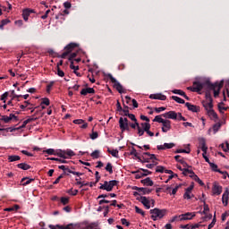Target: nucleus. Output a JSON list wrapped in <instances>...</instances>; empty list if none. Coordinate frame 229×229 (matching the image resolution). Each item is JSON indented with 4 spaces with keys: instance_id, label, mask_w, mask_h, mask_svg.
I'll list each match as a JSON object with an SVG mask.
<instances>
[{
    "instance_id": "1",
    "label": "nucleus",
    "mask_w": 229,
    "mask_h": 229,
    "mask_svg": "<svg viewBox=\"0 0 229 229\" xmlns=\"http://www.w3.org/2000/svg\"><path fill=\"white\" fill-rule=\"evenodd\" d=\"M224 81H222L220 83L216 82L212 83L210 81H206V85L209 90H214V98H217L219 96V92L221 91V89H223Z\"/></svg>"
},
{
    "instance_id": "2",
    "label": "nucleus",
    "mask_w": 229,
    "mask_h": 229,
    "mask_svg": "<svg viewBox=\"0 0 229 229\" xmlns=\"http://www.w3.org/2000/svg\"><path fill=\"white\" fill-rule=\"evenodd\" d=\"M149 214H151V219L153 221H158V219H162L165 214H167V209L155 208L154 209L149 210Z\"/></svg>"
},
{
    "instance_id": "3",
    "label": "nucleus",
    "mask_w": 229,
    "mask_h": 229,
    "mask_svg": "<svg viewBox=\"0 0 229 229\" xmlns=\"http://www.w3.org/2000/svg\"><path fill=\"white\" fill-rule=\"evenodd\" d=\"M95 176H96V181L94 182L80 181V180L77 179V182H75V185H80V189H81L82 187H87L89 185V187H94L99 182V180H101V176H99V172L97 171L95 173Z\"/></svg>"
},
{
    "instance_id": "4",
    "label": "nucleus",
    "mask_w": 229,
    "mask_h": 229,
    "mask_svg": "<svg viewBox=\"0 0 229 229\" xmlns=\"http://www.w3.org/2000/svg\"><path fill=\"white\" fill-rule=\"evenodd\" d=\"M77 43H70L66 47H64V52L60 55L61 58L65 59L67 56H69L72 53V51H74L76 47H78Z\"/></svg>"
},
{
    "instance_id": "5",
    "label": "nucleus",
    "mask_w": 229,
    "mask_h": 229,
    "mask_svg": "<svg viewBox=\"0 0 229 229\" xmlns=\"http://www.w3.org/2000/svg\"><path fill=\"white\" fill-rule=\"evenodd\" d=\"M207 87V81L201 83L200 81H194L192 87H188V90H191V92H201L203 90V88Z\"/></svg>"
},
{
    "instance_id": "6",
    "label": "nucleus",
    "mask_w": 229,
    "mask_h": 229,
    "mask_svg": "<svg viewBox=\"0 0 229 229\" xmlns=\"http://www.w3.org/2000/svg\"><path fill=\"white\" fill-rule=\"evenodd\" d=\"M107 78H109L110 81L114 83V88L116 89V90L119 92V94H123L124 90H123V85L120 84L119 81L114 76L112 73L107 74Z\"/></svg>"
},
{
    "instance_id": "7",
    "label": "nucleus",
    "mask_w": 229,
    "mask_h": 229,
    "mask_svg": "<svg viewBox=\"0 0 229 229\" xmlns=\"http://www.w3.org/2000/svg\"><path fill=\"white\" fill-rule=\"evenodd\" d=\"M142 158H143V164H148L150 160H157V156L155 154H151L149 152H144L142 154Z\"/></svg>"
},
{
    "instance_id": "8",
    "label": "nucleus",
    "mask_w": 229,
    "mask_h": 229,
    "mask_svg": "<svg viewBox=\"0 0 229 229\" xmlns=\"http://www.w3.org/2000/svg\"><path fill=\"white\" fill-rule=\"evenodd\" d=\"M138 201H140V203H142V205L147 208V210H149V208H151V201H149V199H148L147 197L141 196V197H137L136 199Z\"/></svg>"
},
{
    "instance_id": "9",
    "label": "nucleus",
    "mask_w": 229,
    "mask_h": 229,
    "mask_svg": "<svg viewBox=\"0 0 229 229\" xmlns=\"http://www.w3.org/2000/svg\"><path fill=\"white\" fill-rule=\"evenodd\" d=\"M119 126L122 133H124V131H130V123L123 122V117H120L119 119Z\"/></svg>"
},
{
    "instance_id": "10",
    "label": "nucleus",
    "mask_w": 229,
    "mask_h": 229,
    "mask_svg": "<svg viewBox=\"0 0 229 229\" xmlns=\"http://www.w3.org/2000/svg\"><path fill=\"white\" fill-rule=\"evenodd\" d=\"M199 146L201 151H203L204 155H207L208 147H207V140H205V138L199 139Z\"/></svg>"
},
{
    "instance_id": "11",
    "label": "nucleus",
    "mask_w": 229,
    "mask_h": 229,
    "mask_svg": "<svg viewBox=\"0 0 229 229\" xmlns=\"http://www.w3.org/2000/svg\"><path fill=\"white\" fill-rule=\"evenodd\" d=\"M193 217H196V214L191 212L179 216L180 221H191Z\"/></svg>"
},
{
    "instance_id": "12",
    "label": "nucleus",
    "mask_w": 229,
    "mask_h": 229,
    "mask_svg": "<svg viewBox=\"0 0 229 229\" xmlns=\"http://www.w3.org/2000/svg\"><path fill=\"white\" fill-rule=\"evenodd\" d=\"M74 225L73 224H68L67 225H49L48 227L50 229H74Z\"/></svg>"
},
{
    "instance_id": "13",
    "label": "nucleus",
    "mask_w": 229,
    "mask_h": 229,
    "mask_svg": "<svg viewBox=\"0 0 229 229\" xmlns=\"http://www.w3.org/2000/svg\"><path fill=\"white\" fill-rule=\"evenodd\" d=\"M31 13H35V10L24 9L22 11V17H23V20L25 21V22H28V19H29L30 15H31Z\"/></svg>"
},
{
    "instance_id": "14",
    "label": "nucleus",
    "mask_w": 229,
    "mask_h": 229,
    "mask_svg": "<svg viewBox=\"0 0 229 229\" xmlns=\"http://www.w3.org/2000/svg\"><path fill=\"white\" fill-rule=\"evenodd\" d=\"M149 99H159V101H165L167 97L165 95H162V93L151 94L149 96Z\"/></svg>"
},
{
    "instance_id": "15",
    "label": "nucleus",
    "mask_w": 229,
    "mask_h": 229,
    "mask_svg": "<svg viewBox=\"0 0 229 229\" xmlns=\"http://www.w3.org/2000/svg\"><path fill=\"white\" fill-rule=\"evenodd\" d=\"M185 106L188 108V110H190V112H194L196 114H198V112H199V106H194L189 102L185 103Z\"/></svg>"
},
{
    "instance_id": "16",
    "label": "nucleus",
    "mask_w": 229,
    "mask_h": 229,
    "mask_svg": "<svg viewBox=\"0 0 229 229\" xmlns=\"http://www.w3.org/2000/svg\"><path fill=\"white\" fill-rule=\"evenodd\" d=\"M212 191L213 194H216V196H219L221 192H223V187L215 182Z\"/></svg>"
},
{
    "instance_id": "17",
    "label": "nucleus",
    "mask_w": 229,
    "mask_h": 229,
    "mask_svg": "<svg viewBox=\"0 0 229 229\" xmlns=\"http://www.w3.org/2000/svg\"><path fill=\"white\" fill-rule=\"evenodd\" d=\"M162 131L163 133H167L171 130V121L165 120L163 123Z\"/></svg>"
},
{
    "instance_id": "18",
    "label": "nucleus",
    "mask_w": 229,
    "mask_h": 229,
    "mask_svg": "<svg viewBox=\"0 0 229 229\" xmlns=\"http://www.w3.org/2000/svg\"><path fill=\"white\" fill-rule=\"evenodd\" d=\"M229 191L228 189L225 190L224 194L222 195V202L224 207H228V199H229Z\"/></svg>"
},
{
    "instance_id": "19",
    "label": "nucleus",
    "mask_w": 229,
    "mask_h": 229,
    "mask_svg": "<svg viewBox=\"0 0 229 229\" xmlns=\"http://www.w3.org/2000/svg\"><path fill=\"white\" fill-rule=\"evenodd\" d=\"M87 94H96V89H94V88L82 89L81 91V95L87 96Z\"/></svg>"
},
{
    "instance_id": "20",
    "label": "nucleus",
    "mask_w": 229,
    "mask_h": 229,
    "mask_svg": "<svg viewBox=\"0 0 229 229\" xmlns=\"http://www.w3.org/2000/svg\"><path fill=\"white\" fill-rule=\"evenodd\" d=\"M207 114L210 119H217V113L214 111V107H210V109L207 111Z\"/></svg>"
},
{
    "instance_id": "21",
    "label": "nucleus",
    "mask_w": 229,
    "mask_h": 229,
    "mask_svg": "<svg viewBox=\"0 0 229 229\" xmlns=\"http://www.w3.org/2000/svg\"><path fill=\"white\" fill-rule=\"evenodd\" d=\"M117 185H119V181L117 180L109 181L108 192H112V191L114 190V187H117Z\"/></svg>"
},
{
    "instance_id": "22",
    "label": "nucleus",
    "mask_w": 229,
    "mask_h": 229,
    "mask_svg": "<svg viewBox=\"0 0 229 229\" xmlns=\"http://www.w3.org/2000/svg\"><path fill=\"white\" fill-rule=\"evenodd\" d=\"M132 174H135L136 180H140V178H144V176H148V174H144V172H140V170L131 172Z\"/></svg>"
},
{
    "instance_id": "23",
    "label": "nucleus",
    "mask_w": 229,
    "mask_h": 229,
    "mask_svg": "<svg viewBox=\"0 0 229 229\" xmlns=\"http://www.w3.org/2000/svg\"><path fill=\"white\" fill-rule=\"evenodd\" d=\"M141 183L143 185H146V187H153L154 185L153 181L149 177H147L146 179L141 180Z\"/></svg>"
},
{
    "instance_id": "24",
    "label": "nucleus",
    "mask_w": 229,
    "mask_h": 229,
    "mask_svg": "<svg viewBox=\"0 0 229 229\" xmlns=\"http://www.w3.org/2000/svg\"><path fill=\"white\" fill-rule=\"evenodd\" d=\"M47 160H54L55 162H59L60 164H72V161H67L65 159H62L58 157H47Z\"/></svg>"
},
{
    "instance_id": "25",
    "label": "nucleus",
    "mask_w": 229,
    "mask_h": 229,
    "mask_svg": "<svg viewBox=\"0 0 229 229\" xmlns=\"http://www.w3.org/2000/svg\"><path fill=\"white\" fill-rule=\"evenodd\" d=\"M182 174L184 176H187V174H190V178H192V180H193L194 176H197L196 174L194 173V171L189 170L188 168H183Z\"/></svg>"
},
{
    "instance_id": "26",
    "label": "nucleus",
    "mask_w": 229,
    "mask_h": 229,
    "mask_svg": "<svg viewBox=\"0 0 229 229\" xmlns=\"http://www.w3.org/2000/svg\"><path fill=\"white\" fill-rule=\"evenodd\" d=\"M206 101L209 102L210 108H214V99H212V95L208 92H206Z\"/></svg>"
},
{
    "instance_id": "27",
    "label": "nucleus",
    "mask_w": 229,
    "mask_h": 229,
    "mask_svg": "<svg viewBox=\"0 0 229 229\" xmlns=\"http://www.w3.org/2000/svg\"><path fill=\"white\" fill-rule=\"evenodd\" d=\"M17 167L19 169H22L23 171H28V169H31V165L26 164V163H21L17 165Z\"/></svg>"
},
{
    "instance_id": "28",
    "label": "nucleus",
    "mask_w": 229,
    "mask_h": 229,
    "mask_svg": "<svg viewBox=\"0 0 229 229\" xmlns=\"http://www.w3.org/2000/svg\"><path fill=\"white\" fill-rule=\"evenodd\" d=\"M55 155L64 160L68 158L67 156H65V150H57Z\"/></svg>"
},
{
    "instance_id": "29",
    "label": "nucleus",
    "mask_w": 229,
    "mask_h": 229,
    "mask_svg": "<svg viewBox=\"0 0 229 229\" xmlns=\"http://www.w3.org/2000/svg\"><path fill=\"white\" fill-rule=\"evenodd\" d=\"M140 126L144 131H148V130H151V124L149 123V122L141 123Z\"/></svg>"
},
{
    "instance_id": "30",
    "label": "nucleus",
    "mask_w": 229,
    "mask_h": 229,
    "mask_svg": "<svg viewBox=\"0 0 229 229\" xmlns=\"http://www.w3.org/2000/svg\"><path fill=\"white\" fill-rule=\"evenodd\" d=\"M123 115L125 117H129V119H131V121L137 123V118L135 117V114H130V111H125V114Z\"/></svg>"
},
{
    "instance_id": "31",
    "label": "nucleus",
    "mask_w": 229,
    "mask_h": 229,
    "mask_svg": "<svg viewBox=\"0 0 229 229\" xmlns=\"http://www.w3.org/2000/svg\"><path fill=\"white\" fill-rule=\"evenodd\" d=\"M108 185H110V182L108 181H105L104 183H100L99 189L108 192Z\"/></svg>"
},
{
    "instance_id": "32",
    "label": "nucleus",
    "mask_w": 229,
    "mask_h": 229,
    "mask_svg": "<svg viewBox=\"0 0 229 229\" xmlns=\"http://www.w3.org/2000/svg\"><path fill=\"white\" fill-rule=\"evenodd\" d=\"M48 55H50V56H54L55 58H62V55H59L58 53L55 52V50H53L52 48L47 50Z\"/></svg>"
},
{
    "instance_id": "33",
    "label": "nucleus",
    "mask_w": 229,
    "mask_h": 229,
    "mask_svg": "<svg viewBox=\"0 0 229 229\" xmlns=\"http://www.w3.org/2000/svg\"><path fill=\"white\" fill-rule=\"evenodd\" d=\"M107 152H109L110 155H112V157H114V158H119V150L117 149L110 150V148H107Z\"/></svg>"
},
{
    "instance_id": "34",
    "label": "nucleus",
    "mask_w": 229,
    "mask_h": 229,
    "mask_svg": "<svg viewBox=\"0 0 229 229\" xmlns=\"http://www.w3.org/2000/svg\"><path fill=\"white\" fill-rule=\"evenodd\" d=\"M19 208H21V206L16 204L12 208H6L4 210H5V212H17V210H19Z\"/></svg>"
},
{
    "instance_id": "35",
    "label": "nucleus",
    "mask_w": 229,
    "mask_h": 229,
    "mask_svg": "<svg viewBox=\"0 0 229 229\" xmlns=\"http://www.w3.org/2000/svg\"><path fill=\"white\" fill-rule=\"evenodd\" d=\"M168 119H174V120L178 119V113H176L174 111H169L168 112Z\"/></svg>"
},
{
    "instance_id": "36",
    "label": "nucleus",
    "mask_w": 229,
    "mask_h": 229,
    "mask_svg": "<svg viewBox=\"0 0 229 229\" xmlns=\"http://www.w3.org/2000/svg\"><path fill=\"white\" fill-rule=\"evenodd\" d=\"M172 99H174V101H175L176 103H179L180 105H185V100H183L180 97L172 96Z\"/></svg>"
},
{
    "instance_id": "37",
    "label": "nucleus",
    "mask_w": 229,
    "mask_h": 229,
    "mask_svg": "<svg viewBox=\"0 0 229 229\" xmlns=\"http://www.w3.org/2000/svg\"><path fill=\"white\" fill-rule=\"evenodd\" d=\"M153 190L149 189V188H140V194H151Z\"/></svg>"
},
{
    "instance_id": "38",
    "label": "nucleus",
    "mask_w": 229,
    "mask_h": 229,
    "mask_svg": "<svg viewBox=\"0 0 229 229\" xmlns=\"http://www.w3.org/2000/svg\"><path fill=\"white\" fill-rule=\"evenodd\" d=\"M106 171H107V173H109V174H114V166L112 165V163H107V165L106 166Z\"/></svg>"
},
{
    "instance_id": "39",
    "label": "nucleus",
    "mask_w": 229,
    "mask_h": 229,
    "mask_svg": "<svg viewBox=\"0 0 229 229\" xmlns=\"http://www.w3.org/2000/svg\"><path fill=\"white\" fill-rule=\"evenodd\" d=\"M165 121V119L162 118V115H157L155 116V118L153 119V123H161V124H163V123Z\"/></svg>"
},
{
    "instance_id": "40",
    "label": "nucleus",
    "mask_w": 229,
    "mask_h": 229,
    "mask_svg": "<svg viewBox=\"0 0 229 229\" xmlns=\"http://www.w3.org/2000/svg\"><path fill=\"white\" fill-rule=\"evenodd\" d=\"M17 160H21V157L16 156V155L8 157V161L9 162H17Z\"/></svg>"
},
{
    "instance_id": "41",
    "label": "nucleus",
    "mask_w": 229,
    "mask_h": 229,
    "mask_svg": "<svg viewBox=\"0 0 229 229\" xmlns=\"http://www.w3.org/2000/svg\"><path fill=\"white\" fill-rule=\"evenodd\" d=\"M209 166L211 167L212 171H214L215 173H223V171L217 169V165L214 163H209Z\"/></svg>"
},
{
    "instance_id": "42",
    "label": "nucleus",
    "mask_w": 229,
    "mask_h": 229,
    "mask_svg": "<svg viewBox=\"0 0 229 229\" xmlns=\"http://www.w3.org/2000/svg\"><path fill=\"white\" fill-rule=\"evenodd\" d=\"M64 15H69V10H67V9L64 10L62 13H58V14L55 16V19L58 20V19H60L61 17H64Z\"/></svg>"
},
{
    "instance_id": "43",
    "label": "nucleus",
    "mask_w": 229,
    "mask_h": 229,
    "mask_svg": "<svg viewBox=\"0 0 229 229\" xmlns=\"http://www.w3.org/2000/svg\"><path fill=\"white\" fill-rule=\"evenodd\" d=\"M58 169H61L62 171H67V173H70V174L72 173V170H71V168H69L67 165H59Z\"/></svg>"
},
{
    "instance_id": "44",
    "label": "nucleus",
    "mask_w": 229,
    "mask_h": 229,
    "mask_svg": "<svg viewBox=\"0 0 229 229\" xmlns=\"http://www.w3.org/2000/svg\"><path fill=\"white\" fill-rule=\"evenodd\" d=\"M221 129V123H216L213 125V131L214 133H216Z\"/></svg>"
},
{
    "instance_id": "45",
    "label": "nucleus",
    "mask_w": 229,
    "mask_h": 229,
    "mask_svg": "<svg viewBox=\"0 0 229 229\" xmlns=\"http://www.w3.org/2000/svg\"><path fill=\"white\" fill-rule=\"evenodd\" d=\"M193 180H194V182H197V183L199 184L201 187L205 186V182H203V181H201V179H199V177H198V175H194Z\"/></svg>"
},
{
    "instance_id": "46",
    "label": "nucleus",
    "mask_w": 229,
    "mask_h": 229,
    "mask_svg": "<svg viewBox=\"0 0 229 229\" xmlns=\"http://www.w3.org/2000/svg\"><path fill=\"white\" fill-rule=\"evenodd\" d=\"M1 121H4V123H8L10 121H12V117L6 116V115H2L0 118Z\"/></svg>"
},
{
    "instance_id": "47",
    "label": "nucleus",
    "mask_w": 229,
    "mask_h": 229,
    "mask_svg": "<svg viewBox=\"0 0 229 229\" xmlns=\"http://www.w3.org/2000/svg\"><path fill=\"white\" fill-rule=\"evenodd\" d=\"M129 126L132 128V130H137L138 128L140 127V124L139 123L138 121L134 122V123H129Z\"/></svg>"
},
{
    "instance_id": "48",
    "label": "nucleus",
    "mask_w": 229,
    "mask_h": 229,
    "mask_svg": "<svg viewBox=\"0 0 229 229\" xmlns=\"http://www.w3.org/2000/svg\"><path fill=\"white\" fill-rule=\"evenodd\" d=\"M220 148H222L223 151H225V153H228V151H229V143L226 142V143H225V144L222 143V144L220 145Z\"/></svg>"
},
{
    "instance_id": "49",
    "label": "nucleus",
    "mask_w": 229,
    "mask_h": 229,
    "mask_svg": "<svg viewBox=\"0 0 229 229\" xmlns=\"http://www.w3.org/2000/svg\"><path fill=\"white\" fill-rule=\"evenodd\" d=\"M135 212L136 214H140V216H142L143 217L144 216H146V213L137 206H135Z\"/></svg>"
},
{
    "instance_id": "50",
    "label": "nucleus",
    "mask_w": 229,
    "mask_h": 229,
    "mask_svg": "<svg viewBox=\"0 0 229 229\" xmlns=\"http://www.w3.org/2000/svg\"><path fill=\"white\" fill-rule=\"evenodd\" d=\"M202 105L206 110V112H208V110H210V102L208 101H203Z\"/></svg>"
},
{
    "instance_id": "51",
    "label": "nucleus",
    "mask_w": 229,
    "mask_h": 229,
    "mask_svg": "<svg viewBox=\"0 0 229 229\" xmlns=\"http://www.w3.org/2000/svg\"><path fill=\"white\" fill-rule=\"evenodd\" d=\"M98 224L97 222H93V223L89 224L86 226V228L94 229V228H98Z\"/></svg>"
},
{
    "instance_id": "52",
    "label": "nucleus",
    "mask_w": 229,
    "mask_h": 229,
    "mask_svg": "<svg viewBox=\"0 0 229 229\" xmlns=\"http://www.w3.org/2000/svg\"><path fill=\"white\" fill-rule=\"evenodd\" d=\"M56 74L57 76H60V78H64L65 76V72H64V71H62V69H60V67L56 68Z\"/></svg>"
},
{
    "instance_id": "53",
    "label": "nucleus",
    "mask_w": 229,
    "mask_h": 229,
    "mask_svg": "<svg viewBox=\"0 0 229 229\" xmlns=\"http://www.w3.org/2000/svg\"><path fill=\"white\" fill-rule=\"evenodd\" d=\"M173 94H178L179 96H185V93L182 89H174L172 90Z\"/></svg>"
},
{
    "instance_id": "54",
    "label": "nucleus",
    "mask_w": 229,
    "mask_h": 229,
    "mask_svg": "<svg viewBox=\"0 0 229 229\" xmlns=\"http://www.w3.org/2000/svg\"><path fill=\"white\" fill-rule=\"evenodd\" d=\"M76 154L71 149L65 150V157H74Z\"/></svg>"
},
{
    "instance_id": "55",
    "label": "nucleus",
    "mask_w": 229,
    "mask_h": 229,
    "mask_svg": "<svg viewBox=\"0 0 229 229\" xmlns=\"http://www.w3.org/2000/svg\"><path fill=\"white\" fill-rule=\"evenodd\" d=\"M165 167H164L163 165H158L156 168V173H165Z\"/></svg>"
},
{
    "instance_id": "56",
    "label": "nucleus",
    "mask_w": 229,
    "mask_h": 229,
    "mask_svg": "<svg viewBox=\"0 0 229 229\" xmlns=\"http://www.w3.org/2000/svg\"><path fill=\"white\" fill-rule=\"evenodd\" d=\"M99 137V134L98 133V131H93L91 134H90V139L92 140H96V139H98Z\"/></svg>"
},
{
    "instance_id": "57",
    "label": "nucleus",
    "mask_w": 229,
    "mask_h": 229,
    "mask_svg": "<svg viewBox=\"0 0 229 229\" xmlns=\"http://www.w3.org/2000/svg\"><path fill=\"white\" fill-rule=\"evenodd\" d=\"M68 194H70L71 196H76L77 194H78V190H72V189H70V190H68Z\"/></svg>"
},
{
    "instance_id": "58",
    "label": "nucleus",
    "mask_w": 229,
    "mask_h": 229,
    "mask_svg": "<svg viewBox=\"0 0 229 229\" xmlns=\"http://www.w3.org/2000/svg\"><path fill=\"white\" fill-rule=\"evenodd\" d=\"M164 146H165V149H171L174 148L175 145L174 143H165Z\"/></svg>"
},
{
    "instance_id": "59",
    "label": "nucleus",
    "mask_w": 229,
    "mask_h": 229,
    "mask_svg": "<svg viewBox=\"0 0 229 229\" xmlns=\"http://www.w3.org/2000/svg\"><path fill=\"white\" fill-rule=\"evenodd\" d=\"M216 221H217V220L216 219V216H214L212 222L208 225V229H212V228H214V226L216 225Z\"/></svg>"
},
{
    "instance_id": "60",
    "label": "nucleus",
    "mask_w": 229,
    "mask_h": 229,
    "mask_svg": "<svg viewBox=\"0 0 229 229\" xmlns=\"http://www.w3.org/2000/svg\"><path fill=\"white\" fill-rule=\"evenodd\" d=\"M61 203H62L63 205H68V203H69V198H67V197H62V198H61Z\"/></svg>"
},
{
    "instance_id": "61",
    "label": "nucleus",
    "mask_w": 229,
    "mask_h": 229,
    "mask_svg": "<svg viewBox=\"0 0 229 229\" xmlns=\"http://www.w3.org/2000/svg\"><path fill=\"white\" fill-rule=\"evenodd\" d=\"M43 153H47V155H55L56 152L53 148H48L47 150H44Z\"/></svg>"
},
{
    "instance_id": "62",
    "label": "nucleus",
    "mask_w": 229,
    "mask_h": 229,
    "mask_svg": "<svg viewBox=\"0 0 229 229\" xmlns=\"http://www.w3.org/2000/svg\"><path fill=\"white\" fill-rule=\"evenodd\" d=\"M49 103L50 101H49V98H43L41 101V105H46V106H49Z\"/></svg>"
},
{
    "instance_id": "63",
    "label": "nucleus",
    "mask_w": 229,
    "mask_h": 229,
    "mask_svg": "<svg viewBox=\"0 0 229 229\" xmlns=\"http://www.w3.org/2000/svg\"><path fill=\"white\" fill-rule=\"evenodd\" d=\"M137 130H138V135H139V137H142V135H144V132L146 131H144L143 129H142V127H138L137 128Z\"/></svg>"
},
{
    "instance_id": "64",
    "label": "nucleus",
    "mask_w": 229,
    "mask_h": 229,
    "mask_svg": "<svg viewBox=\"0 0 229 229\" xmlns=\"http://www.w3.org/2000/svg\"><path fill=\"white\" fill-rule=\"evenodd\" d=\"M92 158H98L99 157V150H95L91 153Z\"/></svg>"
}]
</instances>
